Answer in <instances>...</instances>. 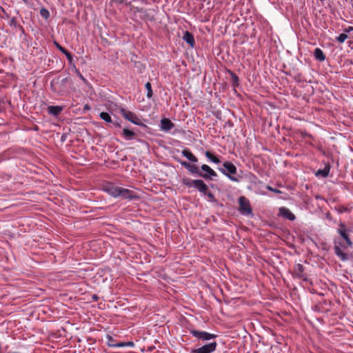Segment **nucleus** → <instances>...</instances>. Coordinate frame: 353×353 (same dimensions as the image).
Returning a JSON list of instances; mask_svg holds the SVG:
<instances>
[{"instance_id": "nucleus-1", "label": "nucleus", "mask_w": 353, "mask_h": 353, "mask_svg": "<svg viewBox=\"0 0 353 353\" xmlns=\"http://www.w3.org/2000/svg\"><path fill=\"white\" fill-rule=\"evenodd\" d=\"M104 190L114 197L132 199L136 198L134 192L126 188H123L114 184H108L104 188Z\"/></svg>"}, {"instance_id": "nucleus-2", "label": "nucleus", "mask_w": 353, "mask_h": 353, "mask_svg": "<svg viewBox=\"0 0 353 353\" xmlns=\"http://www.w3.org/2000/svg\"><path fill=\"white\" fill-rule=\"evenodd\" d=\"M223 167L224 168L219 169V170L225 175H226L230 180L233 181H238V179L236 177L232 176L229 175L230 174H234L236 172V166L232 163L231 162L226 161L223 163Z\"/></svg>"}, {"instance_id": "nucleus-3", "label": "nucleus", "mask_w": 353, "mask_h": 353, "mask_svg": "<svg viewBox=\"0 0 353 353\" xmlns=\"http://www.w3.org/2000/svg\"><path fill=\"white\" fill-rule=\"evenodd\" d=\"M118 109L119 112L122 114L123 117L126 120L137 125H141L142 124L140 119L137 117V115L135 113L131 111L125 110L124 108L121 107H119Z\"/></svg>"}, {"instance_id": "nucleus-4", "label": "nucleus", "mask_w": 353, "mask_h": 353, "mask_svg": "<svg viewBox=\"0 0 353 353\" xmlns=\"http://www.w3.org/2000/svg\"><path fill=\"white\" fill-rule=\"evenodd\" d=\"M201 170V171L199 172V176H201L206 180H212L213 177L217 176L216 172L206 164L202 165Z\"/></svg>"}, {"instance_id": "nucleus-5", "label": "nucleus", "mask_w": 353, "mask_h": 353, "mask_svg": "<svg viewBox=\"0 0 353 353\" xmlns=\"http://www.w3.org/2000/svg\"><path fill=\"white\" fill-rule=\"evenodd\" d=\"M239 211L242 214L248 215L252 214V208L250 201L245 196H240L239 199Z\"/></svg>"}, {"instance_id": "nucleus-6", "label": "nucleus", "mask_w": 353, "mask_h": 353, "mask_svg": "<svg viewBox=\"0 0 353 353\" xmlns=\"http://www.w3.org/2000/svg\"><path fill=\"white\" fill-rule=\"evenodd\" d=\"M216 345L217 344L215 341L211 342L199 348L192 350L191 353H212L216 350Z\"/></svg>"}, {"instance_id": "nucleus-7", "label": "nucleus", "mask_w": 353, "mask_h": 353, "mask_svg": "<svg viewBox=\"0 0 353 353\" xmlns=\"http://www.w3.org/2000/svg\"><path fill=\"white\" fill-rule=\"evenodd\" d=\"M190 333L194 336L198 338L199 339L203 341H210L212 339L216 337V335L206 332H200L197 330H191Z\"/></svg>"}, {"instance_id": "nucleus-8", "label": "nucleus", "mask_w": 353, "mask_h": 353, "mask_svg": "<svg viewBox=\"0 0 353 353\" xmlns=\"http://www.w3.org/2000/svg\"><path fill=\"white\" fill-rule=\"evenodd\" d=\"M174 127V124L167 118L162 119L160 122V129L163 132H169Z\"/></svg>"}, {"instance_id": "nucleus-9", "label": "nucleus", "mask_w": 353, "mask_h": 353, "mask_svg": "<svg viewBox=\"0 0 353 353\" xmlns=\"http://www.w3.org/2000/svg\"><path fill=\"white\" fill-rule=\"evenodd\" d=\"M279 216L290 221H294L295 219V215L288 208L281 207L279 208Z\"/></svg>"}, {"instance_id": "nucleus-10", "label": "nucleus", "mask_w": 353, "mask_h": 353, "mask_svg": "<svg viewBox=\"0 0 353 353\" xmlns=\"http://www.w3.org/2000/svg\"><path fill=\"white\" fill-rule=\"evenodd\" d=\"M180 163L192 174H196L199 176L200 170L197 165L190 164L186 161H181Z\"/></svg>"}, {"instance_id": "nucleus-11", "label": "nucleus", "mask_w": 353, "mask_h": 353, "mask_svg": "<svg viewBox=\"0 0 353 353\" xmlns=\"http://www.w3.org/2000/svg\"><path fill=\"white\" fill-rule=\"evenodd\" d=\"M194 188L203 194H205L208 189L207 185L201 179H196Z\"/></svg>"}, {"instance_id": "nucleus-12", "label": "nucleus", "mask_w": 353, "mask_h": 353, "mask_svg": "<svg viewBox=\"0 0 353 353\" xmlns=\"http://www.w3.org/2000/svg\"><path fill=\"white\" fill-rule=\"evenodd\" d=\"M183 39L186 41L191 47H193L194 45V39L192 33L188 31L185 32Z\"/></svg>"}, {"instance_id": "nucleus-13", "label": "nucleus", "mask_w": 353, "mask_h": 353, "mask_svg": "<svg viewBox=\"0 0 353 353\" xmlns=\"http://www.w3.org/2000/svg\"><path fill=\"white\" fill-rule=\"evenodd\" d=\"M334 253L343 261L347 260V255L343 252L339 245H334Z\"/></svg>"}, {"instance_id": "nucleus-14", "label": "nucleus", "mask_w": 353, "mask_h": 353, "mask_svg": "<svg viewBox=\"0 0 353 353\" xmlns=\"http://www.w3.org/2000/svg\"><path fill=\"white\" fill-rule=\"evenodd\" d=\"M181 153L183 156L186 157L190 161L194 163L198 161V159L188 149L183 150Z\"/></svg>"}, {"instance_id": "nucleus-15", "label": "nucleus", "mask_w": 353, "mask_h": 353, "mask_svg": "<svg viewBox=\"0 0 353 353\" xmlns=\"http://www.w3.org/2000/svg\"><path fill=\"white\" fill-rule=\"evenodd\" d=\"M314 56L316 60L323 61L325 59V56L320 48H316L314 52Z\"/></svg>"}, {"instance_id": "nucleus-16", "label": "nucleus", "mask_w": 353, "mask_h": 353, "mask_svg": "<svg viewBox=\"0 0 353 353\" xmlns=\"http://www.w3.org/2000/svg\"><path fill=\"white\" fill-rule=\"evenodd\" d=\"M330 168L329 165H326L323 169L319 170L316 172V176L326 177L330 173Z\"/></svg>"}, {"instance_id": "nucleus-17", "label": "nucleus", "mask_w": 353, "mask_h": 353, "mask_svg": "<svg viewBox=\"0 0 353 353\" xmlns=\"http://www.w3.org/2000/svg\"><path fill=\"white\" fill-rule=\"evenodd\" d=\"M304 268L301 264H296L294 267V274L299 278H303Z\"/></svg>"}, {"instance_id": "nucleus-18", "label": "nucleus", "mask_w": 353, "mask_h": 353, "mask_svg": "<svg viewBox=\"0 0 353 353\" xmlns=\"http://www.w3.org/2000/svg\"><path fill=\"white\" fill-rule=\"evenodd\" d=\"M122 134L126 140H131L133 139L134 136L135 135V133L132 130H130L127 128H124L123 130Z\"/></svg>"}, {"instance_id": "nucleus-19", "label": "nucleus", "mask_w": 353, "mask_h": 353, "mask_svg": "<svg viewBox=\"0 0 353 353\" xmlns=\"http://www.w3.org/2000/svg\"><path fill=\"white\" fill-rule=\"evenodd\" d=\"M48 112L53 115H58L63 110V108L60 106H49Z\"/></svg>"}, {"instance_id": "nucleus-20", "label": "nucleus", "mask_w": 353, "mask_h": 353, "mask_svg": "<svg viewBox=\"0 0 353 353\" xmlns=\"http://www.w3.org/2000/svg\"><path fill=\"white\" fill-rule=\"evenodd\" d=\"M338 232L340 234V235L344 239V240L346 241L347 244L349 246L352 245V242L351 241L350 239L348 236V234H347L346 231L343 230H338Z\"/></svg>"}, {"instance_id": "nucleus-21", "label": "nucleus", "mask_w": 353, "mask_h": 353, "mask_svg": "<svg viewBox=\"0 0 353 353\" xmlns=\"http://www.w3.org/2000/svg\"><path fill=\"white\" fill-rule=\"evenodd\" d=\"M205 157L209 159L211 161H212L213 163H220V160L219 159L218 157H216V156H214L213 154H212L209 151H206L205 152Z\"/></svg>"}, {"instance_id": "nucleus-22", "label": "nucleus", "mask_w": 353, "mask_h": 353, "mask_svg": "<svg viewBox=\"0 0 353 353\" xmlns=\"http://www.w3.org/2000/svg\"><path fill=\"white\" fill-rule=\"evenodd\" d=\"M196 179H191L188 178H185L183 179V183L188 188L194 187L196 183Z\"/></svg>"}, {"instance_id": "nucleus-23", "label": "nucleus", "mask_w": 353, "mask_h": 353, "mask_svg": "<svg viewBox=\"0 0 353 353\" xmlns=\"http://www.w3.org/2000/svg\"><path fill=\"white\" fill-rule=\"evenodd\" d=\"M100 118L107 123H111L112 119L110 114L107 112H102L100 113Z\"/></svg>"}, {"instance_id": "nucleus-24", "label": "nucleus", "mask_w": 353, "mask_h": 353, "mask_svg": "<svg viewBox=\"0 0 353 353\" xmlns=\"http://www.w3.org/2000/svg\"><path fill=\"white\" fill-rule=\"evenodd\" d=\"M145 88L147 90V97L150 99L153 94L151 83L147 82L145 85Z\"/></svg>"}, {"instance_id": "nucleus-25", "label": "nucleus", "mask_w": 353, "mask_h": 353, "mask_svg": "<svg viewBox=\"0 0 353 353\" xmlns=\"http://www.w3.org/2000/svg\"><path fill=\"white\" fill-rule=\"evenodd\" d=\"M347 39V34L346 33H341L336 37V40L339 43H343Z\"/></svg>"}, {"instance_id": "nucleus-26", "label": "nucleus", "mask_w": 353, "mask_h": 353, "mask_svg": "<svg viewBox=\"0 0 353 353\" xmlns=\"http://www.w3.org/2000/svg\"><path fill=\"white\" fill-rule=\"evenodd\" d=\"M40 14L42 17H43L45 19H48L50 16V13L48 12V10L45 9V8H42L41 10H40Z\"/></svg>"}, {"instance_id": "nucleus-27", "label": "nucleus", "mask_w": 353, "mask_h": 353, "mask_svg": "<svg viewBox=\"0 0 353 353\" xmlns=\"http://www.w3.org/2000/svg\"><path fill=\"white\" fill-rule=\"evenodd\" d=\"M55 45L57 46V48L61 51L62 52L63 54H66V52H67V50L65 49L63 47H62L61 46H60L59 43H57V42H55Z\"/></svg>"}, {"instance_id": "nucleus-28", "label": "nucleus", "mask_w": 353, "mask_h": 353, "mask_svg": "<svg viewBox=\"0 0 353 353\" xmlns=\"http://www.w3.org/2000/svg\"><path fill=\"white\" fill-rule=\"evenodd\" d=\"M64 54L66 56V57L68 60H70V61H72V55L68 50L66 52V54Z\"/></svg>"}, {"instance_id": "nucleus-29", "label": "nucleus", "mask_w": 353, "mask_h": 353, "mask_svg": "<svg viewBox=\"0 0 353 353\" xmlns=\"http://www.w3.org/2000/svg\"><path fill=\"white\" fill-rule=\"evenodd\" d=\"M109 346L110 347H123L124 346V344L123 343H119V344H113V343H109Z\"/></svg>"}, {"instance_id": "nucleus-30", "label": "nucleus", "mask_w": 353, "mask_h": 353, "mask_svg": "<svg viewBox=\"0 0 353 353\" xmlns=\"http://www.w3.org/2000/svg\"><path fill=\"white\" fill-rule=\"evenodd\" d=\"M345 228H346V226H345V223L341 222L339 223V228L338 230H343V229L344 230H345Z\"/></svg>"}, {"instance_id": "nucleus-31", "label": "nucleus", "mask_w": 353, "mask_h": 353, "mask_svg": "<svg viewBox=\"0 0 353 353\" xmlns=\"http://www.w3.org/2000/svg\"><path fill=\"white\" fill-rule=\"evenodd\" d=\"M352 30H353V27H352V26H349L348 28H347L345 30V32L346 33H348V32H351V31H352Z\"/></svg>"}, {"instance_id": "nucleus-32", "label": "nucleus", "mask_w": 353, "mask_h": 353, "mask_svg": "<svg viewBox=\"0 0 353 353\" xmlns=\"http://www.w3.org/2000/svg\"><path fill=\"white\" fill-rule=\"evenodd\" d=\"M108 339H109L108 344L112 343L113 339L112 336H108Z\"/></svg>"}, {"instance_id": "nucleus-33", "label": "nucleus", "mask_w": 353, "mask_h": 353, "mask_svg": "<svg viewBox=\"0 0 353 353\" xmlns=\"http://www.w3.org/2000/svg\"><path fill=\"white\" fill-rule=\"evenodd\" d=\"M79 77H80L81 79H82L83 81H85V79L81 74H79Z\"/></svg>"}, {"instance_id": "nucleus-34", "label": "nucleus", "mask_w": 353, "mask_h": 353, "mask_svg": "<svg viewBox=\"0 0 353 353\" xmlns=\"http://www.w3.org/2000/svg\"><path fill=\"white\" fill-rule=\"evenodd\" d=\"M233 79H234V81H238V77H237V76L234 75V77H233Z\"/></svg>"}, {"instance_id": "nucleus-35", "label": "nucleus", "mask_w": 353, "mask_h": 353, "mask_svg": "<svg viewBox=\"0 0 353 353\" xmlns=\"http://www.w3.org/2000/svg\"><path fill=\"white\" fill-rule=\"evenodd\" d=\"M208 196L210 197V198H213V194L212 193H208Z\"/></svg>"}, {"instance_id": "nucleus-36", "label": "nucleus", "mask_w": 353, "mask_h": 353, "mask_svg": "<svg viewBox=\"0 0 353 353\" xmlns=\"http://www.w3.org/2000/svg\"><path fill=\"white\" fill-rule=\"evenodd\" d=\"M269 189H270V190H272V191H274V192H279V190H274V189H272V188H269Z\"/></svg>"}, {"instance_id": "nucleus-37", "label": "nucleus", "mask_w": 353, "mask_h": 353, "mask_svg": "<svg viewBox=\"0 0 353 353\" xmlns=\"http://www.w3.org/2000/svg\"><path fill=\"white\" fill-rule=\"evenodd\" d=\"M24 3H28V0H22Z\"/></svg>"}]
</instances>
